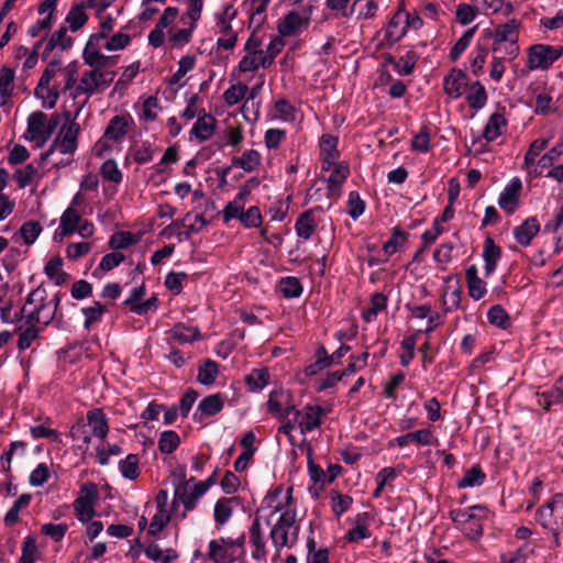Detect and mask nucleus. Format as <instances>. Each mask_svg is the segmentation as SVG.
Masks as SVG:
<instances>
[{"label":"nucleus","mask_w":563,"mask_h":563,"mask_svg":"<svg viewBox=\"0 0 563 563\" xmlns=\"http://www.w3.org/2000/svg\"><path fill=\"white\" fill-rule=\"evenodd\" d=\"M79 222V213L71 207L67 208L60 217L59 228L56 230L54 239L63 240L65 236L73 234Z\"/></svg>","instance_id":"obj_12"},{"label":"nucleus","mask_w":563,"mask_h":563,"mask_svg":"<svg viewBox=\"0 0 563 563\" xmlns=\"http://www.w3.org/2000/svg\"><path fill=\"white\" fill-rule=\"evenodd\" d=\"M36 173V167L33 164H27L14 172L13 179L16 181L19 188H25L31 184Z\"/></svg>","instance_id":"obj_53"},{"label":"nucleus","mask_w":563,"mask_h":563,"mask_svg":"<svg viewBox=\"0 0 563 563\" xmlns=\"http://www.w3.org/2000/svg\"><path fill=\"white\" fill-rule=\"evenodd\" d=\"M88 424L92 430V434L97 438L104 439L109 432V426L102 409L96 408L87 412Z\"/></svg>","instance_id":"obj_21"},{"label":"nucleus","mask_w":563,"mask_h":563,"mask_svg":"<svg viewBox=\"0 0 563 563\" xmlns=\"http://www.w3.org/2000/svg\"><path fill=\"white\" fill-rule=\"evenodd\" d=\"M219 374V365L216 361L207 358L199 365L197 380L205 386L212 385Z\"/></svg>","instance_id":"obj_28"},{"label":"nucleus","mask_w":563,"mask_h":563,"mask_svg":"<svg viewBox=\"0 0 563 563\" xmlns=\"http://www.w3.org/2000/svg\"><path fill=\"white\" fill-rule=\"evenodd\" d=\"M539 231L540 224L537 218L531 217L514 229V236L520 245L528 246Z\"/></svg>","instance_id":"obj_14"},{"label":"nucleus","mask_w":563,"mask_h":563,"mask_svg":"<svg viewBox=\"0 0 563 563\" xmlns=\"http://www.w3.org/2000/svg\"><path fill=\"white\" fill-rule=\"evenodd\" d=\"M261 165V155L256 150L245 151L242 156L232 158V166L240 167L246 173L255 170Z\"/></svg>","instance_id":"obj_30"},{"label":"nucleus","mask_w":563,"mask_h":563,"mask_svg":"<svg viewBox=\"0 0 563 563\" xmlns=\"http://www.w3.org/2000/svg\"><path fill=\"white\" fill-rule=\"evenodd\" d=\"M85 10V2H77L70 7L68 13L66 14L65 23L68 25L71 32L79 31L87 23L88 14Z\"/></svg>","instance_id":"obj_20"},{"label":"nucleus","mask_w":563,"mask_h":563,"mask_svg":"<svg viewBox=\"0 0 563 563\" xmlns=\"http://www.w3.org/2000/svg\"><path fill=\"white\" fill-rule=\"evenodd\" d=\"M80 126L76 121L64 125L53 142H57V150L63 154H73L77 148V137Z\"/></svg>","instance_id":"obj_7"},{"label":"nucleus","mask_w":563,"mask_h":563,"mask_svg":"<svg viewBox=\"0 0 563 563\" xmlns=\"http://www.w3.org/2000/svg\"><path fill=\"white\" fill-rule=\"evenodd\" d=\"M100 173L106 180L113 181L115 184H119L122 180V173L114 159H107L101 165Z\"/></svg>","instance_id":"obj_57"},{"label":"nucleus","mask_w":563,"mask_h":563,"mask_svg":"<svg viewBox=\"0 0 563 563\" xmlns=\"http://www.w3.org/2000/svg\"><path fill=\"white\" fill-rule=\"evenodd\" d=\"M208 559L214 563H233V560L227 561V549L218 540H211L209 543Z\"/></svg>","instance_id":"obj_64"},{"label":"nucleus","mask_w":563,"mask_h":563,"mask_svg":"<svg viewBox=\"0 0 563 563\" xmlns=\"http://www.w3.org/2000/svg\"><path fill=\"white\" fill-rule=\"evenodd\" d=\"M563 54L561 46H551L545 44H536L529 48L528 67L529 69H548Z\"/></svg>","instance_id":"obj_4"},{"label":"nucleus","mask_w":563,"mask_h":563,"mask_svg":"<svg viewBox=\"0 0 563 563\" xmlns=\"http://www.w3.org/2000/svg\"><path fill=\"white\" fill-rule=\"evenodd\" d=\"M521 187L522 185L520 179L515 178L501 191L498 198V205L505 212L509 214L515 212L518 206L519 191L521 190Z\"/></svg>","instance_id":"obj_11"},{"label":"nucleus","mask_w":563,"mask_h":563,"mask_svg":"<svg viewBox=\"0 0 563 563\" xmlns=\"http://www.w3.org/2000/svg\"><path fill=\"white\" fill-rule=\"evenodd\" d=\"M548 146V140L545 139H537L534 140L527 151L523 159V166L525 168H530L532 165H534L537 157L540 155V153L545 150Z\"/></svg>","instance_id":"obj_51"},{"label":"nucleus","mask_w":563,"mask_h":563,"mask_svg":"<svg viewBox=\"0 0 563 563\" xmlns=\"http://www.w3.org/2000/svg\"><path fill=\"white\" fill-rule=\"evenodd\" d=\"M466 100L472 109H482L487 102L485 87L479 81H474L470 87V93L466 96Z\"/></svg>","instance_id":"obj_37"},{"label":"nucleus","mask_w":563,"mask_h":563,"mask_svg":"<svg viewBox=\"0 0 563 563\" xmlns=\"http://www.w3.org/2000/svg\"><path fill=\"white\" fill-rule=\"evenodd\" d=\"M408 242V234L400 228L393 229L391 236L389 238V255L402 251Z\"/></svg>","instance_id":"obj_59"},{"label":"nucleus","mask_w":563,"mask_h":563,"mask_svg":"<svg viewBox=\"0 0 563 563\" xmlns=\"http://www.w3.org/2000/svg\"><path fill=\"white\" fill-rule=\"evenodd\" d=\"M387 307V297L380 292H375L372 296L371 305L363 311V318L366 322L376 319L379 311L385 310Z\"/></svg>","instance_id":"obj_44"},{"label":"nucleus","mask_w":563,"mask_h":563,"mask_svg":"<svg viewBox=\"0 0 563 563\" xmlns=\"http://www.w3.org/2000/svg\"><path fill=\"white\" fill-rule=\"evenodd\" d=\"M206 493H207L206 486L205 485H200L199 483H197L194 486V489L191 492H189V493L184 492V493L180 494L178 492V489H177L176 490V496L183 503L186 511H190V510H192L196 507V504H197L198 499L201 496H203Z\"/></svg>","instance_id":"obj_40"},{"label":"nucleus","mask_w":563,"mask_h":563,"mask_svg":"<svg viewBox=\"0 0 563 563\" xmlns=\"http://www.w3.org/2000/svg\"><path fill=\"white\" fill-rule=\"evenodd\" d=\"M60 68V60L59 59H52L44 71L42 73V76L37 82V86L34 89V95L40 96V92L44 91L47 86H49L51 80L54 78L56 73Z\"/></svg>","instance_id":"obj_45"},{"label":"nucleus","mask_w":563,"mask_h":563,"mask_svg":"<svg viewBox=\"0 0 563 563\" xmlns=\"http://www.w3.org/2000/svg\"><path fill=\"white\" fill-rule=\"evenodd\" d=\"M536 520L550 532L563 529V494H555L536 514Z\"/></svg>","instance_id":"obj_2"},{"label":"nucleus","mask_w":563,"mask_h":563,"mask_svg":"<svg viewBox=\"0 0 563 563\" xmlns=\"http://www.w3.org/2000/svg\"><path fill=\"white\" fill-rule=\"evenodd\" d=\"M130 154L137 164H145L153 159L155 150L151 142L134 143L130 146Z\"/></svg>","instance_id":"obj_34"},{"label":"nucleus","mask_w":563,"mask_h":563,"mask_svg":"<svg viewBox=\"0 0 563 563\" xmlns=\"http://www.w3.org/2000/svg\"><path fill=\"white\" fill-rule=\"evenodd\" d=\"M295 230L300 239L309 240L316 230L312 210L302 212L296 220Z\"/></svg>","instance_id":"obj_29"},{"label":"nucleus","mask_w":563,"mask_h":563,"mask_svg":"<svg viewBox=\"0 0 563 563\" xmlns=\"http://www.w3.org/2000/svg\"><path fill=\"white\" fill-rule=\"evenodd\" d=\"M482 256L485 262V276L488 277L495 272L501 256V249L495 244L490 236H487L484 241Z\"/></svg>","instance_id":"obj_13"},{"label":"nucleus","mask_w":563,"mask_h":563,"mask_svg":"<svg viewBox=\"0 0 563 563\" xmlns=\"http://www.w3.org/2000/svg\"><path fill=\"white\" fill-rule=\"evenodd\" d=\"M536 544L526 542L516 551L503 553L500 555V563H526L528 558L534 554Z\"/></svg>","instance_id":"obj_24"},{"label":"nucleus","mask_w":563,"mask_h":563,"mask_svg":"<svg viewBox=\"0 0 563 563\" xmlns=\"http://www.w3.org/2000/svg\"><path fill=\"white\" fill-rule=\"evenodd\" d=\"M465 276L471 298L474 300L482 299L486 295L487 290L485 282L478 277L477 267L475 265L467 267Z\"/></svg>","instance_id":"obj_19"},{"label":"nucleus","mask_w":563,"mask_h":563,"mask_svg":"<svg viewBox=\"0 0 563 563\" xmlns=\"http://www.w3.org/2000/svg\"><path fill=\"white\" fill-rule=\"evenodd\" d=\"M115 77L112 70L91 69L81 75L79 85L75 87L70 97L76 99L80 95H86L88 98L92 95L108 88Z\"/></svg>","instance_id":"obj_1"},{"label":"nucleus","mask_w":563,"mask_h":563,"mask_svg":"<svg viewBox=\"0 0 563 563\" xmlns=\"http://www.w3.org/2000/svg\"><path fill=\"white\" fill-rule=\"evenodd\" d=\"M73 44L74 38L67 35V26L60 25L56 31L52 33L49 38L46 41L44 49L41 55L42 59H47L55 48H59L60 51H67L73 47Z\"/></svg>","instance_id":"obj_8"},{"label":"nucleus","mask_w":563,"mask_h":563,"mask_svg":"<svg viewBox=\"0 0 563 563\" xmlns=\"http://www.w3.org/2000/svg\"><path fill=\"white\" fill-rule=\"evenodd\" d=\"M15 71L13 68L2 66L0 68V104L4 106L13 92Z\"/></svg>","instance_id":"obj_25"},{"label":"nucleus","mask_w":563,"mask_h":563,"mask_svg":"<svg viewBox=\"0 0 563 563\" xmlns=\"http://www.w3.org/2000/svg\"><path fill=\"white\" fill-rule=\"evenodd\" d=\"M42 231V227L36 221H27L20 228V233L24 243L30 245L35 242Z\"/></svg>","instance_id":"obj_58"},{"label":"nucleus","mask_w":563,"mask_h":563,"mask_svg":"<svg viewBox=\"0 0 563 563\" xmlns=\"http://www.w3.org/2000/svg\"><path fill=\"white\" fill-rule=\"evenodd\" d=\"M223 406L224 400L221 394L209 395L199 402L194 418L201 420V417H198V413L207 417L214 416L222 410Z\"/></svg>","instance_id":"obj_18"},{"label":"nucleus","mask_w":563,"mask_h":563,"mask_svg":"<svg viewBox=\"0 0 563 563\" xmlns=\"http://www.w3.org/2000/svg\"><path fill=\"white\" fill-rule=\"evenodd\" d=\"M82 59L92 69H103L111 57L99 53L98 47H92V43H87L82 52Z\"/></svg>","instance_id":"obj_26"},{"label":"nucleus","mask_w":563,"mask_h":563,"mask_svg":"<svg viewBox=\"0 0 563 563\" xmlns=\"http://www.w3.org/2000/svg\"><path fill=\"white\" fill-rule=\"evenodd\" d=\"M271 0H244L242 3V9L250 13V23H256L260 26L264 18H257L265 13L267 5Z\"/></svg>","instance_id":"obj_31"},{"label":"nucleus","mask_w":563,"mask_h":563,"mask_svg":"<svg viewBox=\"0 0 563 563\" xmlns=\"http://www.w3.org/2000/svg\"><path fill=\"white\" fill-rule=\"evenodd\" d=\"M487 320L490 324L506 329L510 324V318L500 305H495L487 312Z\"/></svg>","instance_id":"obj_50"},{"label":"nucleus","mask_w":563,"mask_h":563,"mask_svg":"<svg viewBox=\"0 0 563 563\" xmlns=\"http://www.w3.org/2000/svg\"><path fill=\"white\" fill-rule=\"evenodd\" d=\"M332 365V357H329L327 349L323 345H320L316 352V362L308 365L305 368V374L307 376H313L318 374L323 368H327Z\"/></svg>","instance_id":"obj_38"},{"label":"nucleus","mask_w":563,"mask_h":563,"mask_svg":"<svg viewBox=\"0 0 563 563\" xmlns=\"http://www.w3.org/2000/svg\"><path fill=\"white\" fill-rule=\"evenodd\" d=\"M350 175L349 165L345 162L336 164L328 178V190L330 198H336L340 196V187L346 180Z\"/></svg>","instance_id":"obj_15"},{"label":"nucleus","mask_w":563,"mask_h":563,"mask_svg":"<svg viewBox=\"0 0 563 563\" xmlns=\"http://www.w3.org/2000/svg\"><path fill=\"white\" fill-rule=\"evenodd\" d=\"M269 379L268 369L265 367L254 368L246 377L245 383L252 391L263 389Z\"/></svg>","instance_id":"obj_41"},{"label":"nucleus","mask_w":563,"mask_h":563,"mask_svg":"<svg viewBox=\"0 0 563 563\" xmlns=\"http://www.w3.org/2000/svg\"><path fill=\"white\" fill-rule=\"evenodd\" d=\"M180 444V438L173 430L163 431L158 439V449L163 454H172Z\"/></svg>","instance_id":"obj_43"},{"label":"nucleus","mask_w":563,"mask_h":563,"mask_svg":"<svg viewBox=\"0 0 563 563\" xmlns=\"http://www.w3.org/2000/svg\"><path fill=\"white\" fill-rule=\"evenodd\" d=\"M461 531L472 540L481 538L483 534V526L479 516L474 512Z\"/></svg>","instance_id":"obj_56"},{"label":"nucleus","mask_w":563,"mask_h":563,"mask_svg":"<svg viewBox=\"0 0 563 563\" xmlns=\"http://www.w3.org/2000/svg\"><path fill=\"white\" fill-rule=\"evenodd\" d=\"M233 498H220L214 505V521L218 526H223L229 521L233 514Z\"/></svg>","instance_id":"obj_39"},{"label":"nucleus","mask_w":563,"mask_h":563,"mask_svg":"<svg viewBox=\"0 0 563 563\" xmlns=\"http://www.w3.org/2000/svg\"><path fill=\"white\" fill-rule=\"evenodd\" d=\"M389 64H391L394 66V70L398 75L406 76V75L411 74L415 68L416 55H415V53L408 51L398 60H395L391 56H389Z\"/></svg>","instance_id":"obj_42"},{"label":"nucleus","mask_w":563,"mask_h":563,"mask_svg":"<svg viewBox=\"0 0 563 563\" xmlns=\"http://www.w3.org/2000/svg\"><path fill=\"white\" fill-rule=\"evenodd\" d=\"M240 221L245 228H258L262 224V214L260 208L253 206L250 207L246 211L242 210Z\"/></svg>","instance_id":"obj_61"},{"label":"nucleus","mask_w":563,"mask_h":563,"mask_svg":"<svg viewBox=\"0 0 563 563\" xmlns=\"http://www.w3.org/2000/svg\"><path fill=\"white\" fill-rule=\"evenodd\" d=\"M289 398L290 395L286 390L272 391L267 401L269 412L279 419L288 418L292 413L294 420H298L301 413L289 404Z\"/></svg>","instance_id":"obj_5"},{"label":"nucleus","mask_w":563,"mask_h":563,"mask_svg":"<svg viewBox=\"0 0 563 563\" xmlns=\"http://www.w3.org/2000/svg\"><path fill=\"white\" fill-rule=\"evenodd\" d=\"M486 478L485 473L479 466H473L464 476L459 481L460 488L481 486Z\"/></svg>","instance_id":"obj_46"},{"label":"nucleus","mask_w":563,"mask_h":563,"mask_svg":"<svg viewBox=\"0 0 563 563\" xmlns=\"http://www.w3.org/2000/svg\"><path fill=\"white\" fill-rule=\"evenodd\" d=\"M47 115L42 111L32 112L27 118L25 139L30 141L43 140L45 135Z\"/></svg>","instance_id":"obj_16"},{"label":"nucleus","mask_w":563,"mask_h":563,"mask_svg":"<svg viewBox=\"0 0 563 563\" xmlns=\"http://www.w3.org/2000/svg\"><path fill=\"white\" fill-rule=\"evenodd\" d=\"M561 155H563V144H558L540 157L538 161V167L541 169L552 168L554 166V162L558 161Z\"/></svg>","instance_id":"obj_63"},{"label":"nucleus","mask_w":563,"mask_h":563,"mask_svg":"<svg viewBox=\"0 0 563 563\" xmlns=\"http://www.w3.org/2000/svg\"><path fill=\"white\" fill-rule=\"evenodd\" d=\"M86 317L85 329H89L93 323L101 320L102 314L106 312V306L99 301H95L93 306L81 309Z\"/></svg>","instance_id":"obj_52"},{"label":"nucleus","mask_w":563,"mask_h":563,"mask_svg":"<svg viewBox=\"0 0 563 563\" xmlns=\"http://www.w3.org/2000/svg\"><path fill=\"white\" fill-rule=\"evenodd\" d=\"M140 459L136 454H129L119 462V471L122 476L130 481H135L140 476Z\"/></svg>","instance_id":"obj_35"},{"label":"nucleus","mask_w":563,"mask_h":563,"mask_svg":"<svg viewBox=\"0 0 563 563\" xmlns=\"http://www.w3.org/2000/svg\"><path fill=\"white\" fill-rule=\"evenodd\" d=\"M520 21L511 19L506 23L499 24L495 27L494 43H503L505 41H518V29Z\"/></svg>","instance_id":"obj_23"},{"label":"nucleus","mask_w":563,"mask_h":563,"mask_svg":"<svg viewBox=\"0 0 563 563\" xmlns=\"http://www.w3.org/2000/svg\"><path fill=\"white\" fill-rule=\"evenodd\" d=\"M249 88L245 84L231 85L223 93L228 106H234L244 98Z\"/></svg>","instance_id":"obj_54"},{"label":"nucleus","mask_w":563,"mask_h":563,"mask_svg":"<svg viewBox=\"0 0 563 563\" xmlns=\"http://www.w3.org/2000/svg\"><path fill=\"white\" fill-rule=\"evenodd\" d=\"M506 123L507 122L503 114L498 112L493 113L484 128V139L488 142L495 141L499 135H501V129L506 126Z\"/></svg>","instance_id":"obj_32"},{"label":"nucleus","mask_w":563,"mask_h":563,"mask_svg":"<svg viewBox=\"0 0 563 563\" xmlns=\"http://www.w3.org/2000/svg\"><path fill=\"white\" fill-rule=\"evenodd\" d=\"M99 492L95 483L88 482L80 488V495L74 501V509L78 520L89 522L96 515L95 504Z\"/></svg>","instance_id":"obj_3"},{"label":"nucleus","mask_w":563,"mask_h":563,"mask_svg":"<svg viewBox=\"0 0 563 563\" xmlns=\"http://www.w3.org/2000/svg\"><path fill=\"white\" fill-rule=\"evenodd\" d=\"M309 26V18H302L297 11L291 10L278 21L277 31L282 37L292 36L301 27Z\"/></svg>","instance_id":"obj_9"},{"label":"nucleus","mask_w":563,"mask_h":563,"mask_svg":"<svg viewBox=\"0 0 563 563\" xmlns=\"http://www.w3.org/2000/svg\"><path fill=\"white\" fill-rule=\"evenodd\" d=\"M479 5L486 14L499 13L504 16H508L512 13L514 7L506 0H473Z\"/></svg>","instance_id":"obj_27"},{"label":"nucleus","mask_w":563,"mask_h":563,"mask_svg":"<svg viewBox=\"0 0 563 563\" xmlns=\"http://www.w3.org/2000/svg\"><path fill=\"white\" fill-rule=\"evenodd\" d=\"M38 555L36 542L32 537L25 538L22 544V555L20 563H34Z\"/></svg>","instance_id":"obj_62"},{"label":"nucleus","mask_w":563,"mask_h":563,"mask_svg":"<svg viewBox=\"0 0 563 563\" xmlns=\"http://www.w3.org/2000/svg\"><path fill=\"white\" fill-rule=\"evenodd\" d=\"M135 242L131 232L120 231L111 235L109 246L113 250L126 249Z\"/></svg>","instance_id":"obj_60"},{"label":"nucleus","mask_w":563,"mask_h":563,"mask_svg":"<svg viewBox=\"0 0 563 563\" xmlns=\"http://www.w3.org/2000/svg\"><path fill=\"white\" fill-rule=\"evenodd\" d=\"M477 26H473L468 30H466L462 36L456 41V43L453 45V47L450 51V58L451 60L455 62L463 52L468 47L470 43L472 42L474 34L476 32Z\"/></svg>","instance_id":"obj_47"},{"label":"nucleus","mask_w":563,"mask_h":563,"mask_svg":"<svg viewBox=\"0 0 563 563\" xmlns=\"http://www.w3.org/2000/svg\"><path fill=\"white\" fill-rule=\"evenodd\" d=\"M133 123V119L129 113L114 115L109 121L102 137L114 142H121Z\"/></svg>","instance_id":"obj_6"},{"label":"nucleus","mask_w":563,"mask_h":563,"mask_svg":"<svg viewBox=\"0 0 563 563\" xmlns=\"http://www.w3.org/2000/svg\"><path fill=\"white\" fill-rule=\"evenodd\" d=\"M305 413L299 421V426L302 431H313L321 424V417L324 415V410L320 406H306Z\"/></svg>","instance_id":"obj_22"},{"label":"nucleus","mask_w":563,"mask_h":563,"mask_svg":"<svg viewBox=\"0 0 563 563\" xmlns=\"http://www.w3.org/2000/svg\"><path fill=\"white\" fill-rule=\"evenodd\" d=\"M282 288L280 291L286 298H297L302 292V286L298 278L296 277H286L282 279Z\"/></svg>","instance_id":"obj_55"},{"label":"nucleus","mask_w":563,"mask_h":563,"mask_svg":"<svg viewBox=\"0 0 563 563\" xmlns=\"http://www.w3.org/2000/svg\"><path fill=\"white\" fill-rule=\"evenodd\" d=\"M32 499L30 494H22L7 511L4 516V523L7 526H13L19 520V512L22 508L26 507Z\"/></svg>","instance_id":"obj_48"},{"label":"nucleus","mask_w":563,"mask_h":563,"mask_svg":"<svg viewBox=\"0 0 563 563\" xmlns=\"http://www.w3.org/2000/svg\"><path fill=\"white\" fill-rule=\"evenodd\" d=\"M216 124L217 120L212 114L203 113L202 115H199L190 133L195 135L200 142L207 141L212 136Z\"/></svg>","instance_id":"obj_17"},{"label":"nucleus","mask_w":563,"mask_h":563,"mask_svg":"<svg viewBox=\"0 0 563 563\" xmlns=\"http://www.w3.org/2000/svg\"><path fill=\"white\" fill-rule=\"evenodd\" d=\"M250 538L252 544L255 547V551L253 552V558L255 560H261L265 558V542L261 531V522L258 518H255L250 528Z\"/></svg>","instance_id":"obj_33"},{"label":"nucleus","mask_w":563,"mask_h":563,"mask_svg":"<svg viewBox=\"0 0 563 563\" xmlns=\"http://www.w3.org/2000/svg\"><path fill=\"white\" fill-rule=\"evenodd\" d=\"M170 334L173 339L179 343H191L200 338L199 329L196 327H187L184 323L176 324Z\"/></svg>","instance_id":"obj_36"},{"label":"nucleus","mask_w":563,"mask_h":563,"mask_svg":"<svg viewBox=\"0 0 563 563\" xmlns=\"http://www.w3.org/2000/svg\"><path fill=\"white\" fill-rule=\"evenodd\" d=\"M285 43L280 37H275L269 42L266 53L263 52V55H261L262 59H260V64H262L263 68H267L273 64L275 57L280 53Z\"/></svg>","instance_id":"obj_49"},{"label":"nucleus","mask_w":563,"mask_h":563,"mask_svg":"<svg viewBox=\"0 0 563 563\" xmlns=\"http://www.w3.org/2000/svg\"><path fill=\"white\" fill-rule=\"evenodd\" d=\"M466 85V75L457 68H452L443 79V90L452 99L460 98Z\"/></svg>","instance_id":"obj_10"}]
</instances>
